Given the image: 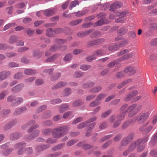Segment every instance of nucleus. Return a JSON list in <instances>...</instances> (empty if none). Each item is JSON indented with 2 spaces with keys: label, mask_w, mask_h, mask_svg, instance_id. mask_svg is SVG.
<instances>
[{
  "label": "nucleus",
  "mask_w": 157,
  "mask_h": 157,
  "mask_svg": "<svg viewBox=\"0 0 157 157\" xmlns=\"http://www.w3.org/2000/svg\"><path fill=\"white\" fill-rule=\"evenodd\" d=\"M69 128L68 125H65L55 128L52 132L53 137L58 139L63 136L67 133Z\"/></svg>",
  "instance_id": "1"
},
{
  "label": "nucleus",
  "mask_w": 157,
  "mask_h": 157,
  "mask_svg": "<svg viewBox=\"0 0 157 157\" xmlns=\"http://www.w3.org/2000/svg\"><path fill=\"white\" fill-rule=\"evenodd\" d=\"M137 105L136 104H132L128 107L125 111L128 113V117L131 118L136 115L140 110L139 108H136Z\"/></svg>",
  "instance_id": "2"
},
{
  "label": "nucleus",
  "mask_w": 157,
  "mask_h": 157,
  "mask_svg": "<svg viewBox=\"0 0 157 157\" xmlns=\"http://www.w3.org/2000/svg\"><path fill=\"white\" fill-rule=\"evenodd\" d=\"M134 54V53L133 52H131L128 54H126L120 58L118 60L111 62L108 64V67L109 68H112L115 65L118 64L120 61L125 60L132 57L133 56Z\"/></svg>",
  "instance_id": "3"
},
{
  "label": "nucleus",
  "mask_w": 157,
  "mask_h": 157,
  "mask_svg": "<svg viewBox=\"0 0 157 157\" xmlns=\"http://www.w3.org/2000/svg\"><path fill=\"white\" fill-rule=\"evenodd\" d=\"M150 114V112L147 111L142 113L140 115L137 121L139 124H142L144 123L148 118Z\"/></svg>",
  "instance_id": "4"
},
{
  "label": "nucleus",
  "mask_w": 157,
  "mask_h": 157,
  "mask_svg": "<svg viewBox=\"0 0 157 157\" xmlns=\"http://www.w3.org/2000/svg\"><path fill=\"white\" fill-rule=\"evenodd\" d=\"M40 131L37 129L34 131L31 135L29 136H26L25 137V140L27 141H29L33 140L34 138H36L39 135Z\"/></svg>",
  "instance_id": "5"
},
{
  "label": "nucleus",
  "mask_w": 157,
  "mask_h": 157,
  "mask_svg": "<svg viewBox=\"0 0 157 157\" xmlns=\"http://www.w3.org/2000/svg\"><path fill=\"white\" fill-rule=\"evenodd\" d=\"M24 86L23 84H19L12 87L11 90L13 93H17L20 91L22 89Z\"/></svg>",
  "instance_id": "6"
},
{
  "label": "nucleus",
  "mask_w": 157,
  "mask_h": 157,
  "mask_svg": "<svg viewBox=\"0 0 157 157\" xmlns=\"http://www.w3.org/2000/svg\"><path fill=\"white\" fill-rule=\"evenodd\" d=\"M122 6V4L120 2H116L111 4L110 6L109 10L114 11L116 9L120 8Z\"/></svg>",
  "instance_id": "7"
},
{
  "label": "nucleus",
  "mask_w": 157,
  "mask_h": 157,
  "mask_svg": "<svg viewBox=\"0 0 157 157\" xmlns=\"http://www.w3.org/2000/svg\"><path fill=\"white\" fill-rule=\"evenodd\" d=\"M44 14L47 17H49L54 14L56 12L55 8L48 9L43 11Z\"/></svg>",
  "instance_id": "8"
},
{
  "label": "nucleus",
  "mask_w": 157,
  "mask_h": 157,
  "mask_svg": "<svg viewBox=\"0 0 157 157\" xmlns=\"http://www.w3.org/2000/svg\"><path fill=\"white\" fill-rule=\"evenodd\" d=\"M128 13V12L126 10L119 12L118 14V16L119 17V18L116 19L115 21L117 23H123L124 22V20L121 19V18L124 17Z\"/></svg>",
  "instance_id": "9"
},
{
  "label": "nucleus",
  "mask_w": 157,
  "mask_h": 157,
  "mask_svg": "<svg viewBox=\"0 0 157 157\" xmlns=\"http://www.w3.org/2000/svg\"><path fill=\"white\" fill-rule=\"evenodd\" d=\"M70 31V29L67 27H65L64 28H58L56 29L55 30V34L61 33L63 32H64L65 33H66L67 34L69 35L72 33L70 32H67L68 31Z\"/></svg>",
  "instance_id": "10"
},
{
  "label": "nucleus",
  "mask_w": 157,
  "mask_h": 157,
  "mask_svg": "<svg viewBox=\"0 0 157 157\" xmlns=\"http://www.w3.org/2000/svg\"><path fill=\"white\" fill-rule=\"evenodd\" d=\"M157 143V131L151 136L150 140L149 145L153 146L156 145Z\"/></svg>",
  "instance_id": "11"
},
{
  "label": "nucleus",
  "mask_w": 157,
  "mask_h": 157,
  "mask_svg": "<svg viewBox=\"0 0 157 157\" xmlns=\"http://www.w3.org/2000/svg\"><path fill=\"white\" fill-rule=\"evenodd\" d=\"M10 71H5L0 72V82L7 78L10 74Z\"/></svg>",
  "instance_id": "12"
},
{
  "label": "nucleus",
  "mask_w": 157,
  "mask_h": 157,
  "mask_svg": "<svg viewBox=\"0 0 157 157\" xmlns=\"http://www.w3.org/2000/svg\"><path fill=\"white\" fill-rule=\"evenodd\" d=\"M98 17V18H100L101 20L98 21L95 23V25L97 26H100L104 24V19L105 17V14L102 13H100Z\"/></svg>",
  "instance_id": "13"
},
{
  "label": "nucleus",
  "mask_w": 157,
  "mask_h": 157,
  "mask_svg": "<svg viewBox=\"0 0 157 157\" xmlns=\"http://www.w3.org/2000/svg\"><path fill=\"white\" fill-rule=\"evenodd\" d=\"M21 136V134L17 132H13L10 134V139L12 140H15L18 139Z\"/></svg>",
  "instance_id": "14"
},
{
  "label": "nucleus",
  "mask_w": 157,
  "mask_h": 157,
  "mask_svg": "<svg viewBox=\"0 0 157 157\" xmlns=\"http://www.w3.org/2000/svg\"><path fill=\"white\" fill-rule=\"evenodd\" d=\"M27 109V108L25 107L17 109L13 112V115L14 116L19 115L25 111Z\"/></svg>",
  "instance_id": "15"
},
{
  "label": "nucleus",
  "mask_w": 157,
  "mask_h": 157,
  "mask_svg": "<svg viewBox=\"0 0 157 157\" xmlns=\"http://www.w3.org/2000/svg\"><path fill=\"white\" fill-rule=\"evenodd\" d=\"M49 147V145H38L36 147L35 149L37 152H38L46 149Z\"/></svg>",
  "instance_id": "16"
},
{
  "label": "nucleus",
  "mask_w": 157,
  "mask_h": 157,
  "mask_svg": "<svg viewBox=\"0 0 157 157\" xmlns=\"http://www.w3.org/2000/svg\"><path fill=\"white\" fill-rule=\"evenodd\" d=\"M128 30L127 27H124L120 28L117 32V33L120 36L123 35L126 33Z\"/></svg>",
  "instance_id": "17"
},
{
  "label": "nucleus",
  "mask_w": 157,
  "mask_h": 157,
  "mask_svg": "<svg viewBox=\"0 0 157 157\" xmlns=\"http://www.w3.org/2000/svg\"><path fill=\"white\" fill-rule=\"evenodd\" d=\"M102 89V87L101 86H95L90 89L89 90V92L91 93H96L100 92Z\"/></svg>",
  "instance_id": "18"
},
{
  "label": "nucleus",
  "mask_w": 157,
  "mask_h": 157,
  "mask_svg": "<svg viewBox=\"0 0 157 157\" xmlns=\"http://www.w3.org/2000/svg\"><path fill=\"white\" fill-rule=\"evenodd\" d=\"M26 145V143L23 142H21L17 143L14 146V148L15 149H19L23 148L25 147Z\"/></svg>",
  "instance_id": "19"
},
{
  "label": "nucleus",
  "mask_w": 157,
  "mask_h": 157,
  "mask_svg": "<svg viewBox=\"0 0 157 157\" xmlns=\"http://www.w3.org/2000/svg\"><path fill=\"white\" fill-rule=\"evenodd\" d=\"M24 100L23 98L21 97H18L15 98V102L11 104V105L12 106H15L18 105L21 103Z\"/></svg>",
  "instance_id": "20"
},
{
  "label": "nucleus",
  "mask_w": 157,
  "mask_h": 157,
  "mask_svg": "<svg viewBox=\"0 0 157 157\" xmlns=\"http://www.w3.org/2000/svg\"><path fill=\"white\" fill-rule=\"evenodd\" d=\"M95 85V82H93L89 81L82 85L83 88L89 89L93 87Z\"/></svg>",
  "instance_id": "21"
},
{
  "label": "nucleus",
  "mask_w": 157,
  "mask_h": 157,
  "mask_svg": "<svg viewBox=\"0 0 157 157\" xmlns=\"http://www.w3.org/2000/svg\"><path fill=\"white\" fill-rule=\"evenodd\" d=\"M36 121L34 120H31L21 126V128L23 130H25L28 128L29 126L34 124Z\"/></svg>",
  "instance_id": "22"
},
{
  "label": "nucleus",
  "mask_w": 157,
  "mask_h": 157,
  "mask_svg": "<svg viewBox=\"0 0 157 157\" xmlns=\"http://www.w3.org/2000/svg\"><path fill=\"white\" fill-rule=\"evenodd\" d=\"M125 73H130L131 75H133L136 72V70L134 67H130L125 68L124 70Z\"/></svg>",
  "instance_id": "23"
},
{
  "label": "nucleus",
  "mask_w": 157,
  "mask_h": 157,
  "mask_svg": "<svg viewBox=\"0 0 157 157\" xmlns=\"http://www.w3.org/2000/svg\"><path fill=\"white\" fill-rule=\"evenodd\" d=\"M67 84V83L65 82H60L58 83L56 85L53 86L52 87V89H58L66 86Z\"/></svg>",
  "instance_id": "24"
},
{
  "label": "nucleus",
  "mask_w": 157,
  "mask_h": 157,
  "mask_svg": "<svg viewBox=\"0 0 157 157\" xmlns=\"http://www.w3.org/2000/svg\"><path fill=\"white\" fill-rule=\"evenodd\" d=\"M140 142L139 141H136L132 143L129 147V149L130 151L132 152L139 145Z\"/></svg>",
  "instance_id": "25"
},
{
  "label": "nucleus",
  "mask_w": 157,
  "mask_h": 157,
  "mask_svg": "<svg viewBox=\"0 0 157 157\" xmlns=\"http://www.w3.org/2000/svg\"><path fill=\"white\" fill-rule=\"evenodd\" d=\"M119 48V46L118 45L112 44L109 47L108 49L109 51L114 52L117 50Z\"/></svg>",
  "instance_id": "26"
},
{
  "label": "nucleus",
  "mask_w": 157,
  "mask_h": 157,
  "mask_svg": "<svg viewBox=\"0 0 157 157\" xmlns=\"http://www.w3.org/2000/svg\"><path fill=\"white\" fill-rule=\"evenodd\" d=\"M60 55L58 54H55L50 57L46 59V61L48 62H53Z\"/></svg>",
  "instance_id": "27"
},
{
  "label": "nucleus",
  "mask_w": 157,
  "mask_h": 157,
  "mask_svg": "<svg viewBox=\"0 0 157 157\" xmlns=\"http://www.w3.org/2000/svg\"><path fill=\"white\" fill-rule=\"evenodd\" d=\"M93 53L96 58L97 56H102L105 54L103 50L102 49H98L94 51Z\"/></svg>",
  "instance_id": "28"
},
{
  "label": "nucleus",
  "mask_w": 157,
  "mask_h": 157,
  "mask_svg": "<svg viewBox=\"0 0 157 157\" xmlns=\"http://www.w3.org/2000/svg\"><path fill=\"white\" fill-rule=\"evenodd\" d=\"M78 146H82V147L84 149L87 150L89 149L91 147V146L87 144H83V143L81 142L77 144Z\"/></svg>",
  "instance_id": "29"
},
{
  "label": "nucleus",
  "mask_w": 157,
  "mask_h": 157,
  "mask_svg": "<svg viewBox=\"0 0 157 157\" xmlns=\"http://www.w3.org/2000/svg\"><path fill=\"white\" fill-rule=\"evenodd\" d=\"M68 107V106L67 104L61 105L59 106V111L60 113H62L66 111Z\"/></svg>",
  "instance_id": "30"
},
{
  "label": "nucleus",
  "mask_w": 157,
  "mask_h": 157,
  "mask_svg": "<svg viewBox=\"0 0 157 157\" xmlns=\"http://www.w3.org/2000/svg\"><path fill=\"white\" fill-rule=\"evenodd\" d=\"M65 143L59 144L53 147L52 148V150L53 151H57L63 148L65 146Z\"/></svg>",
  "instance_id": "31"
},
{
  "label": "nucleus",
  "mask_w": 157,
  "mask_h": 157,
  "mask_svg": "<svg viewBox=\"0 0 157 157\" xmlns=\"http://www.w3.org/2000/svg\"><path fill=\"white\" fill-rule=\"evenodd\" d=\"M55 30L49 28L48 29L46 30V35L49 37L53 36L55 34Z\"/></svg>",
  "instance_id": "32"
},
{
  "label": "nucleus",
  "mask_w": 157,
  "mask_h": 157,
  "mask_svg": "<svg viewBox=\"0 0 157 157\" xmlns=\"http://www.w3.org/2000/svg\"><path fill=\"white\" fill-rule=\"evenodd\" d=\"M149 135L146 137H144L141 139H138L136 141H139L140 142L139 145L140 144H144L148 141L149 138Z\"/></svg>",
  "instance_id": "33"
},
{
  "label": "nucleus",
  "mask_w": 157,
  "mask_h": 157,
  "mask_svg": "<svg viewBox=\"0 0 157 157\" xmlns=\"http://www.w3.org/2000/svg\"><path fill=\"white\" fill-rule=\"evenodd\" d=\"M78 0H75L72 1L70 3V6H69V9L71 10L74 7H75L77 5H78Z\"/></svg>",
  "instance_id": "34"
},
{
  "label": "nucleus",
  "mask_w": 157,
  "mask_h": 157,
  "mask_svg": "<svg viewBox=\"0 0 157 157\" xmlns=\"http://www.w3.org/2000/svg\"><path fill=\"white\" fill-rule=\"evenodd\" d=\"M13 150V149L12 148H9L2 151V154L4 156H7L9 155Z\"/></svg>",
  "instance_id": "35"
},
{
  "label": "nucleus",
  "mask_w": 157,
  "mask_h": 157,
  "mask_svg": "<svg viewBox=\"0 0 157 157\" xmlns=\"http://www.w3.org/2000/svg\"><path fill=\"white\" fill-rule=\"evenodd\" d=\"M87 12V11H85V10H84L82 11H78L77 12H74L72 13V14H75L76 17H79L85 15Z\"/></svg>",
  "instance_id": "36"
},
{
  "label": "nucleus",
  "mask_w": 157,
  "mask_h": 157,
  "mask_svg": "<svg viewBox=\"0 0 157 157\" xmlns=\"http://www.w3.org/2000/svg\"><path fill=\"white\" fill-rule=\"evenodd\" d=\"M84 74V72H82L81 71H76L74 74V77L76 78H81Z\"/></svg>",
  "instance_id": "37"
},
{
  "label": "nucleus",
  "mask_w": 157,
  "mask_h": 157,
  "mask_svg": "<svg viewBox=\"0 0 157 157\" xmlns=\"http://www.w3.org/2000/svg\"><path fill=\"white\" fill-rule=\"evenodd\" d=\"M13 48V46L9 47L6 44H0V50H4L6 49H12Z\"/></svg>",
  "instance_id": "38"
},
{
  "label": "nucleus",
  "mask_w": 157,
  "mask_h": 157,
  "mask_svg": "<svg viewBox=\"0 0 157 157\" xmlns=\"http://www.w3.org/2000/svg\"><path fill=\"white\" fill-rule=\"evenodd\" d=\"M126 113V112L125 111L123 112H120V114L116 116L117 119H118V120H120V121H121L122 120L124 119Z\"/></svg>",
  "instance_id": "39"
},
{
  "label": "nucleus",
  "mask_w": 157,
  "mask_h": 157,
  "mask_svg": "<svg viewBox=\"0 0 157 157\" xmlns=\"http://www.w3.org/2000/svg\"><path fill=\"white\" fill-rule=\"evenodd\" d=\"M152 128L153 126L152 125H149L144 129L143 133L144 134H148L151 131Z\"/></svg>",
  "instance_id": "40"
},
{
  "label": "nucleus",
  "mask_w": 157,
  "mask_h": 157,
  "mask_svg": "<svg viewBox=\"0 0 157 157\" xmlns=\"http://www.w3.org/2000/svg\"><path fill=\"white\" fill-rule=\"evenodd\" d=\"M51 113L50 111H47L44 112L41 118L44 119L49 118L51 116Z\"/></svg>",
  "instance_id": "41"
},
{
  "label": "nucleus",
  "mask_w": 157,
  "mask_h": 157,
  "mask_svg": "<svg viewBox=\"0 0 157 157\" xmlns=\"http://www.w3.org/2000/svg\"><path fill=\"white\" fill-rule=\"evenodd\" d=\"M42 53L38 50H34L33 51V55L34 57H37L38 58H40L41 56Z\"/></svg>",
  "instance_id": "42"
},
{
  "label": "nucleus",
  "mask_w": 157,
  "mask_h": 157,
  "mask_svg": "<svg viewBox=\"0 0 157 157\" xmlns=\"http://www.w3.org/2000/svg\"><path fill=\"white\" fill-rule=\"evenodd\" d=\"M24 73L27 75H32L36 73V71L32 69H27L24 71Z\"/></svg>",
  "instance_id": "43"
},
{
  "label": "nucleus",
  "mask_w": 157,
  "mask_h": 157,
  "mask_svg": "<svg viewBox=\"0 0 157 157\" xmlns=\"http://www.w3.org/2000/svg\"><path fill=\"white\" fill-rule=\"evenodd\" d=\"M82 21V19H78L71 21L70 23V25L71 26H75L81 23Z\"/></svg>",
  "instance_id": "44"
},
{
  "label": "nucleus",
  "mask_w": 157,
  "mask_h": 157,
  "mask_svg": "<svg viewBox=\"0 0 157 157\" xmlns=\"http://www.w3.org/2000/svg\"><path fill=\"white\" fill-rule=\"evenodd\" d=\"M80 68L83 71H86L90 69V66L88 64H82L80 66Z\"/></svg>",
  "instance_id": "45"
},
{
  "label": "nucleus",
  "mask_w": 157,
  "mask_h": 157,
  "mask_svg": "<svg viewBox=\"0 0 157 157\" xmlns=\"http://www.w3.org/2000/svg\"><path fill=\"white\" fill-rule=\"evenodd\" d=\"M134 134L132 133H130L125 138L127 140L128 142H129V143L132 141L134 138Z\"/></svg>",
  "instance_id": "46"
},
{
  "label": "nucleus",
  "mask_w": 157,
  "mask_h": 157,
  "mask_svg": "<svg viewBox=\"0 0 157 157\" xmlns=\"http://www.w3.org/2000/svg\"><path fill=\"white\" fill-rule=\"evenodd\" d=\"M71 93V90L70 88L65 89L62 92V95L64 96H67Z\"/></svg>",
  "instance_id": "47"
},
{
  "label": "nucleus",
  "mask_w": 157,
  "mask_h": 157,
  "mask_svg": "<svg viewBox=\"0 0 157 157\" xmlns=\"http://www.w3.org/2000/svg\"><path fill=\"white\" fill-rule=\"evenodd\" d=\"M106 95V94H100L97 96L96 100L97 101H100L104 98Z\"/></svg>",
  "instance_id": "48"
},
{
  "label": "nucleus",
  "mask_w": 157,
  "mask_h": 157,
  "mask_svg": "<svg viewBox=\"0 0 157 157\" xmlns=\"http://www.w3.org/2000/svg\"><path fill=\"white\" fill-rule=\"evenodd\" d=\"M101 33L98 31H95L93 32L91 36V37L94 38L98 37L101 36Z\"/></svg>",
  "instance_id": "49"
},
{
  "label": "nucleus",
  "mask_w": 157,
  "mask_h": 157,
  "mask_svg": "<svg viewBox=\"0 0 157 157\" xmlns=\"http://www.w3.org/2000/svg\"><path fill=\"white\" fill-rule=\"evenodd\" d=\"M73 117V115H72V112H68L65 113L63 115V119H65L67 118L68 117L71 118Z\"/></svg>",
  "instance_id": "50"
},
{
  "label": "nucleus",
  "mask_w": 157,
  "mask_h": 157,
  "mask_svg": "<svg viewBox=\"0 0 157 157\" xmlns=\"http://www.w3.org/2000/svg\"><path fill=\"white\" fill-rule=\"evenodd\" d=\"M52 131V129L51 128L45 129L42 131V133L44 136H48L49 135Z\"/></svg>",
  "instance_id": "51"
},
{
  "label": "nucleus",
  "mask_w": 157,
  "mask_h": 157,
  "mask_svg": "<svg viewBox=\"0 0 157 157\" xmlns=\"http://www.w3.org/2000/svg\"><path fill=\"white\" fill-rule=\"evenodd\" d=\"M72 55L71 54H67L63 58V60L65 62L69 61L72 59Z\"/></svg>",
  "instance_id": "52"
},
{
  "label": "nucleus",
  "mask_w": 157,
  "mask_h": 157,
  "mask_svg": "<svg viewBox=\"0 0 157 157\" xmlns=\"http://www.w3.org/2000/svg\"><path fill=\"white\" fill-rule=\"evenodd\" d=\"M149 155L152 157H157V150L152 149L150 151Z\"/></svg>",
  "instance_id": "53"
},
{
  "label": "nucleus",
  "mask_w": 157,
  "mask_h": 157,
  "mask_svg": "<svg viewBox=\"0 0 157 157\" xmlns=\"http://www.w3.org/2000/svg\"><path fill=\"white\" fill-rule=\"evenodd\" d=\"M23 74L21 72H18L16 74L13 76V78L15 79H20L23 77Z\"/></svg>",
  "instance_id": "54"
},
{
  "label": "nucleus",
  "mask_w": 157,
  "mask_h": 157,
  "mask_svg": "<svg viewBox=\"0 0 157 157\" xmlns=\"http://www.w3.org/2000/svg\"><path fill=\"white\" fill-rule=\"evenodd\" d=\"M155 21V19L151 18L149 20V23L151 25V27L152 28L155 29L157 28V24L155 23H151V21Z\"/></svg>",
  "instance_id": "55"
},
{
  "label": "nucleus",
  "mask_w": 157,
  "mask_h": 157,
  "mask_svg": "<svg viewBox=\"0 0 157 157\" xmlns=\"http://www.w3.org/2000/svg\"><path fill=\"white\" fill-rule=\"evenodd\" d=\"M24 150L27 155L31 154L33 153V149L31 147L25 148L24 149Z\"/></svg>",
  "instance_id": "56"
},
{
  "label": "nucleus",
  "mask_w": 157,
  "mask_h": 157,
  "mask_svg": "<svg viewBox=\"0 0 157 157\" xmlns=\"http://www.w3.org/2000/svg\"><path fill=\"white\" fill-rule=\"evenodd\" d=\"M10 110L9 109H6L2 110V115L3 117L6 116L10 112Z\"/></svg>",
  "instance_id": "57"
},
{
  "label": "nucleus",
  "mask_w": 157,
  "mask_h": 157,
  "mask_svg": "<svg viewBox=\"0 0 157 157\" xmlns=\"http://www.w3.org/2000/svg\"><path fill=\"white\" fill-rule=\"evenodd\" d=\"M113 136V134L108 135L102 137L99 141V142L102 143L103 142L110 138Z\"/></svg>",
  "instance_id": "58"
},
{
  "label": "nucleus",
  "mask_w": 157,
  "mask_h": 157,
  "mask_svg": "<svg viewBox=\"0 0 157 157\" xmlns=\"http://www.w3.org/2000/svg\"><path fill=\"white\" fill-rule=\"evenodd\" d=\"M44 126H51L53 125L52 121L50 120H47L43 122L42 123Z\"/></svg>",
  "instance_id": "59"
},
{
  "label": "nucleus",
  "mask_w": 157,
  "mask_h": 157,
  "mask_svg": "<svg viewBox=\"0 0 157 157\" xmlns=\"http://www.w3.org/2000/svg\"><path fill=\"white\" fill-rule=\"evenodd\" d=\"M61 74L59 73H57L54 75L51 78V80L52 81H54L58 79L61 76Z\"/></svg>",
  "instance_id": "60"
},
{
  "label": "nucleus",
  "mask_w": 157,
  "mask_h": 157,
  "mask_svg": "<svg viewBox=\"0 0 157 157\" xmlns=\"http://www.w3.org/2000/svg\"><path fill=\"white\" fill-rule=\"evenodd\" d=\"M111 112L112 111L110 109L107 111L102 114L101 116V117L103 118L107 117L109 114L111 113Z\"/></svg>",
  "instance_id": "61"
},
{
  "label": "nucleus",
  "mask_w": 157,
  "mask_h": 157,
  "mask_svg": "<svg viewBox=\"0 0 157 157\" xmlns=\"http://www.w3.org/2000/svg\"><path fill=\"white\" fill-rule=\"evenodd\" d=\"M47 108V106L44 105H42L39 107H38L36 110V112L37 113H39L41 112L44 110H45Z\"/></svg>",
  "instance_id": "62"
},
{
  "label": "nucleus",
  "mask_w": 157,
  "mask_h": 157,
  "mask_svg": "<svg viewBox=\"0 0 157 157\" xmlns=\"http://www.w3.org/2000/svg\"><path fill=\"white\" fill-rule=\"evenodd\" d=\"M130 51V50L128 49H125L121 50L120 52L117 54V56H122L125 54H126L129 52Z\"/></svg>",
  "instance_id": "63"
},
{
  "label": "nucleus",
  "mask_w": 157,
  "mask_h": 157,
  "mask_svg": "<svg viewBox=\"0 0 157 157\" xmlns=\"http://www.w3.org/2000/svg\"><path fill=\"white\" fill-rule=\"evenodd\" d=\"M17 40V38L14 36H11L9 39V42L10 44H13L15 43Z\"/></svg>",
  "instance_id": "64"
}]
</instances>
